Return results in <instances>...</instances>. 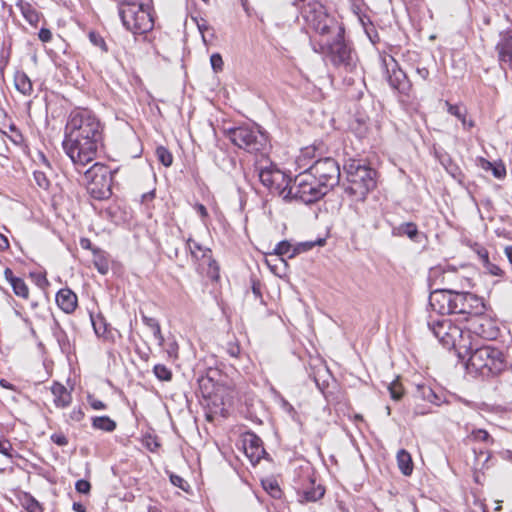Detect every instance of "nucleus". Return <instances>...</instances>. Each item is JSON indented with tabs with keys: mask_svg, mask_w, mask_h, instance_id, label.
<instances>
[{
	"mask_svg": "<svg viewBox=\"0 0 512 512\" xmlns=\"http://www.w3.org/2000/svg\"><path fill=\"white\" fill-rule=\"evenodd\" d=\"M301 16L307 32L313 33V50L324 54L338 70L357 74L358 57L345 39L343 23L317 0L305 3Z\"/></svg>",
	"mask_w": 512,
	"mask_h": 512,
	"instance_id": "f257e3e1",
	"label": "nucleus"
},
{
	"mask_svg": "<svg viewBox=\"0 0 512 512\" xmlns=\"http://www.w3.org/2000/svg\"><path fill=\"white\" fill-rule=\"evenodd\" d=\"M102 140L103 126L92 111L76 109L70 113L63 149L79 172L96 158Z\"/></svg>",
	"mask_w": 512,
	"mask_h": 512,
	"instance_id": "f03ea898",
	"label": "nucleus"
},
{
	"mask_svg": "<svg viewBox=\"0 0 512 512\" xmlns=\"http://www.w3.org/2000/svg\"><path fill=\"white\" fill-rule=\"evenodd\" d=\"M466 356H469L468 367L483 377L499 375L511 367L504 352L489 345L477 347L472 343V349L463 352L461 358Z\"/></svg>",
	"mask_w": 512,
	"mask_h": 512,
	"instance_id": "7ed1b4c3",
	"label": "nucleus"
},
{
	"mask_svg": "<svg viewBox=\"0 0 512 512\" xmlns=\"http://www.w3.org/2000/svg\"><path fill=\"white\" fill-rule=\"evenodd\" d=\"M428 327L443 347L455 349L459 357L463 356V352H468L469 349H472L470 331L465 332L450 319L440 317L429 321Z\"/></svg>",
	"mask_w": 512,
	"mask_h": 512,
	"instance_id": "20e7f679",
	"label": "nucleus"
},
{
	"mask_svg": "<svg viewBox=\"0 0 512 512\" xmlns=\"http://www.w3.org/2000/svg\"><path fill=\"white\" fill-rule=\"evenodd\" d=\"M344 171L349 183L345 189L346 193L355 197L356 201L365 200L366 195L376 185L375 170L361 160L349 159L344 164Z\"/></svg>",
	"mask_w": 512,
	"mask_h": 512,
	"instance_id": "39448f33",
	"label": "nucleus"
},
{
	"mask_svg": "<svg viewBox=\"0 0 512 512\" xmlns=\"http://www.w3.org/2000/svg\"><path fill=\"white\" fill-rule=\"evenodd\" d=\"M119 16L123 26L134 35H142L154 27V19L148 5L130 0H119Z\"/></svg>",
	"mask_w": 512,
	"mask_h": 512,
	"instance_id": "423d86ee",
	"label": "nucleus"
},
{
	"mask_svg": "<svg viewBox=\"0 0 512 512\" xmlns=\"http://www.w3.org/2000/svg\"><path fill=\"white\" fill-rule=\"evenodd\" d=\"M226 136L235 146L251 154L264 153L269 146L266 133L253 125L230 128Z\"/></svg>",
	"mask_w": 512,
	"mask_h": 512,
	"instance_id": "0eeeda50",
	"label": "nucleus"
},
{
	"mask_svg": "<svg viewBox=\"0 0 512 512\" xmlns=\"http://www.w3.org/2000/svg\"><path fill=\"white\" fill-rule=\"evenodd\" d=\"M288 194H290L289 200L311 204L320 200L327 192L321 184L317 182V179L306 169L293 179Z\"/></svg>",
	"mask_w": 512,
	"mask_h": 512,
	"instance_id": "6e6552de",
	"label": "nucleus"
},
{
	"mask_svg": "<svg viewBox=\"0 0 512 512\" xmlns=\"http://www.w3.org/2000/svg\"><path fill=\"white\" fill-rule=\"evenodd\" d=\"M84 182L88 193L96 200H104L111 195L112 171L102 163H94L84 172Z\"/></svg>",
	"mask_w": 512,
	"mask_h": 512,
	"instance_id": "1a4fd4ad",
	"label": "nucleus"
},
{
	"mask_svg": "<svg viewBox=\"0 0 512 512\" xmlns=\"http://www.w3.org/2000/svg\"><path fill=\"white\" fill-rule=\"evenodd\" d=\"M381 58V68L389 86L402 95L408 96L412 84L406 73L400 68L398 62L391 55L383 54Z\"/></svg>",
	"mask_w": 512,
	"mask_h": 512,
	"instance_id": "9d476101",
	"label": "nucleus"
},
{
	"mask_svg": "<svg viewBox=\"0 0 512 512\" xmlns=\"http://www.w3.org/2000/svg\"><path fill=\"white\" fill-rule=\"evenodd\" d=\"M307 170L317 179V182L321 184L327 193L339 183L341 175L340 166L331 157L316 160Z\"/></svg>",
	"mask_w": 512,
	"mask_h": 512,
	"instance_id": "9b49d317",
	"label": "nucleus"
},
{
	"mask_svg": "<svg viewBox=\"0 0 512 512\" xmlns=\"http://www.w3.org/2000/svg\"><path fill=\"white\" fill-rule=\"evenodd\" d=\"M454 297V314L481 316L486 311L484 299L476 294L456 291Z\"/></svg>",
	"mask_w": 512,
	"mask_h": 512,
	"instance_id": "f8f14e48",
	"label": "nucleus"
},
{
	"mask_svg": "<svg viewBox=\"0 0 512 512\" xmlns=\"http://www.w3.org/2000/svg\"><path fill=\"white\" fill-rule=\"evenodd\" d=\"M187 247L194 259L200 261L201 265H207V275L211 279L217 280L219 278V266L212 257V251L191 238L187 240Z\"/></svg>",
	"mask_w": 512,
	"mask_h": 512,
	"instance_id": "ddd939ff",
	"label": "nucleus"
},
{
	"mask_svg": "<svg viewBox=\"0 0 512 512\" xmlns=\"http://www.w3.org/2000/svg\"><path fill=\"white\" fill-rule=\"evenodd\" d=\"M454 296H456V290L436 289L429 296V304L432 310L440 314L441 317L454 314Z\"/></svg>",
	"mask_w": 512,
	"mask_h": 512,
	"instance_id": "4468645a",
	"label": "nucleus"
},
{
	"mask_svg": "<svg viewBox=\"0 0 512 512\" xmlns=\"http://www.w3.org/2000/svg\"><path fill=\"white\" fill-rule=\"evenodd\" d=\"M243 449L245 455L250 459L252 464L258 463L266 454L263 442L259 436L253 432H246L243 435Z\"/></svg>",
	"mask_w": 512,
	"mask_h": 512,
	"instance_id": "2eb2a0df",
	"label": "nucleus"
},
{
	"mask_svg": "<svg viewBox=\"0 0 512 512\" xmlns=\"http://www.w3.org/2000/svg\"><path fill=\"white\" fill-rule=\"evenodd\" d=\"M498 60L503 69H512V30L500 34V40L496 45Z\"/></svg>",
	"mask_w": 512,
	"mask_h": 512,
	"instance_id": "dca6fc26",
	"label": "nucleus"
},
{
	"mask_svg": "<svg viewBox=\"0 0 512 512\" xmlns=\"http://www.w3.org/2000/svg\"><path fill=\"white\" fill-rule=\"evenodd\" d=\"M292 181L293 180L288 175L278 169L275 179L273 180V185H271L269 191L281 196L284 200H289L290 194H288V191L292 186Z\"/></svg>",
	"mask_w": 512,
	"mask_h": 512,
	"instance_id": "f3484780",
	"label": "nucleus"
},
{
	"mask_svg": "<svg viewBox=\"0 0 512 512\" xmlns=\"http://www.w3.org/2000/svg\"><path fill=\"white\" fill-rule=\"evenodd\" d=\"M77 301V295L71 289H61L56 294L57 305L67 314L75 311L77 307Z\"/></svg>",
	"mask_w": 512,
	"mask_h": 512,
	"instance_id": "a211bd4d",
	"label": "nucleus"
},
{
	"mask_svg": "<svg viewBox=\"0 0 512 512\" xmlns=\"http://www.w3.org/2000/svg\"><path fill=\"white\" fill-rule=\"evenodd\" d=\"M51 392L54 396L53 402L56 407L65 408L71 404L72 395L63 384L54 382L51 386Z\"/></svg>",
	"mask_w": 512,
	"mask_h": 512,
	"instance_id": "6ab92c4d",
	"label": "nucleus"
},
{
	"mask_svg": "<svg viewBox=\"0 0 512 512\" xmlns=\"http://www.w3.org/2000/svg\"><path fill=\"white\" fill-rule=\"evenodd\" d=\"M311 487L303 489L298 492L299 501L303 502H316L321 499L325 494V489L320 485H315V481L310 479Z\"/></svg>",
	"mask_w": 512,
	"mask_h": 512,
	"instance_id": "aec40b11",
	"label": "nucleus"
},
{
	"mask_svg": "<svg viewBox=\"0 0 512 512\" xmlns=\"http://www.w3.org/2000/svg\"><path fill=\"white\" fill-rule=\"evenodd\" d=\"M14 85L16 90L24 96H31L33 93V83L22 70H17L14 73Z\"/></svg>",
	"mask_w": 512,
	"mask_h": 512,
	"instance_id": "412c9836",
	"label": "nucleus"
},
{
	"mask_svg": "<svg viewBox=\"0 0 512 512\" xmlns=\"http://www.w3.org/2000/svg\"><path fill=\"white\" fill-rule=\"evenodd\" d=\"M414 396L418 399L430 402L439 406L442 403V396L437 394L430 386L426 384H418Z\"/></svg>",
	"mask_w": 512,
	"mask_h": 512,
	"instance_id": "4be33fe9",
	"label": "nucleus"
},
{
	"mask_svg": "<svg viewBox=\"0 0 512 512\" xmlns=\"http://www.w3.org/2000/svg\"><path fill=\"white\" fill-rule=\"evenodd\" d=\"M360 205H356L355 211L359 215V217L367 223H372L375 227H377L378 222V210L375 206H371L360 201Z\"/></svg>",
	"mask_w": 512,
	"mask_h": 512,
	"instance_id": "5701e85b",
	"label": "nucleus"
},
{
	"mask_svg": "<svg viewBox=\"0 0 512 512\" xmlns=\"http://www.w3.org/2000/svg\"><path fill=\"white\" fill-rule=\"evenodd\" d=\"M24 19L31 25L36 26L40 20L39 12L28 2L18 0L16 3Z\"/></svg>",
	"mask_w": 512,
	"mask_h": 512,
	"instance_id": "b1692460",
	"label": "nucleus"
},
{
	"mask_svg": "<svg viewBox=\"0 0 512 512\" xmlns=\"http://www.w3.org/2000/svg\"><path fill=\"white\" fill-rule=\"evenodd\" d=\"M215 164L224 172L231 173L236 168V159L225 151H220L214 155Z\"/></svg>",
	"mask_w": 512,
	"mask_h": 512,
	"instance_id": "393cba45",
	"label": "nucleus"
},
{
	"mask_svg": "<svg viewBox=\"0 0 512 512\" xmlns=\"http://www.w3.org/2000/svg\"><path fill=\"white\" fill-rule=\"evenodd\" d=\"M141 319L146 327H148L152 333L154 338L157 340L158 345L164 347V336L161 331L160 324L157 319L153 317H148L147 315L141 313Z\"/></svg>",
	"mask_w": 512,
	"mask_h": 512,
	"instance_id": "a878e982",
	"label": "nucleus"
},
{
	"mask_svg": "<svg viewBox=\"0 0 512 512\" xmlns=\"http://www.w3.org/2000/svg\"><path fill=\"white\" fill-rule=\"evenodd\" d=\"M396 459L400 471L405 476H410L413 472V462L410 453L405 449H400L397 452Z\"/></svg>",
	"mask_w": 512,
	"mask_h": 512,
	"instance_id": "bb28decb",
	"label": "nucleus"
},
{
	"mask_svg": "<svg viewBox=\"0 0 512 512\" xmlns=\"http://www.w3.org/2000/svg\"><path fill=\"white\" fill-rule=\"evenodd\" d=\"M393 236H403L406 235L409 239L415 240L419 234L418 227L413 222L402 223L398 227L393 228L392 230Z\"/></svg>",
	"mask_w": 512,
	"mask_h": 512,
	"instance_id": "cd10ccee",
	"label": "nucleus"
},
{
	"mask_svg": "<svg viewBox=\"0 0 512 512\" xmlns=\"http://www.w3.org/2000/svg\"><path fill=\"white\" fill-rule=\"evenodd\" d=\"M18 499L27 512H43L41 504L31 494L23 492L18 496Z\"/></svg>",
	"mask_w": 512,
	"mask_h": 512,
	"instance_id": "c85d7f7f",
	"label": "nucleus"
},
{
	"mask_svg": "<svg viewBox=\"0 0 512 512\" xmlns=\"http://www.w3.org/2000/svg\"><path fill=\"white\" fill-rule=\"evenodd\" d=\"M278 168L274 165H270L269 167L260 168L258 171V176L260 182L266 187L268 190L271 185H273V180L275 179L276 172Z\"/></svg>",
	"mask_w": 512,
	"mask_h": 512,
	"instance_id": "c756f323",
	"label": "nucleus"
},
{
	"mask_svg": "<svg viewBox=\"0 0 512 512\" xmlns=\"http://www.w3.org/2000/svg\"><path fill=\"white\" fill-rule=\"evenodd\" d=\"M92 427L105 432H113L116 422L108 416H96L92 418Z\"/></svg>",
	"mask_w": 512,
	"mask_h": 512,
	"instance_id": "7c9ffc66",
	"label": "nucleus"
},
{
	"mask_svg": "<svg viewBox=\"0 0 512 512\" xmlns=\"http://www.w3.org/2000/svg\"><path fill=\"white\" fill-rule=\"evenodd\" d=\"M94 265L99 273L105 275L109 271V261L101 249H93Z\"/></svg>",
	"mask_w": 512,
	"mask_h": 512,
	"instance_id": "2f4dec72",
	"label": "nucleus"
},
{
	"mask_svg": "<svg viewBox=\"0 0 512 512\" xmlns=\"http://www.w3.org/2000/svg\"><path fill=\"white\" fill-rule=\"evenodd\" d=\"M448 112L451 115L457 117L462 122V125L465 129L469 130L474 126V122L472 120L466 119V111L460 106L449 104Z\"/></svg>",
	"mask_w": 512,
	"mask_h": 512,
	"instance_id": "473e14b6",
	"label": "nucleus"
},
{
	"mask_svg": "<svg viewBox=\"0 0 512 512\" xmlns=\"http://www.w3.org/2000/svg\"><path fill=\"white\" fill-rule=\"evenodd\" d=\"M467 439L470 441L487 444L494 443V439L491 437L488 431L484 429H472L471 432L467 435Z\"/></svg>",
	"mask_w": 512,
	"mask_h": 512,
	"instance_id": "72a5a7b5",
	"label": "nucleus"
},
{
	"mask_svg": "<svg viewBox=\"0 0 512 512\" xmlns=\"http://www.w3.org/2000/svg\"><path fill=\"white\" fill-rule=\"evenodd\" d=\"M368 10V7L361 1H354L351 5V11L357 17L360 24L370 19Z\"/></svg>",
	"mask_w": 512,
	"mask_h": 512,
	"instance_id": "f704fd0d",
	"label": "nucleus"
},
{
	"mask_svg": "<svg viewBox=\"0 0 512 512\" xmlns=\"http://www.w3.org/2000/svg\"><path fill=\"white\" fill-rule=\"evenodd\" d=\"M274 252L280 256L293 258L299 253V249H295L288 241H281L276 245Z\"/></svg>",
	"mask_w": 512,
	"mask_h": 512,
	"instance_id": "c9c22d12",
	"label": "nucleus"
},
{
	"mask_svg": "<svg viewBox=\"0 0 512 512\" xmlns=\"http://www.w3.org/2000/svg\"><path fill=\"white\" fill-rule=\"evenodd\" d=\"M361 26H362L366 36L368 37L369 41L373 45H376L380 42L379 34L377 32L375 25L371 21V19H368L364 23H361Z\"/></svg>",
	"mask_w": 512,
	"mask_h": 512,
	"instance_id": "e433bc0d",
	"label": "nucleus"
},
{
	"mask_svg": "<svg viewBox=\"0 0 512 512\" xmlns=\"http://www.w3.org/2000/svg\"><path fill=\"white\" fill-rule=\"evenodd\" d=\"M156 156L158 161L165 167H170L173 163V156L171 152L164 146H158L156 148Z\"/></svg>",
	"mask_w": 512,
	"mask_h": 512,
	"instance_id": "4c0bfd02",
	"label": "nucleus"
},
{
	"mask_svg": "<svg viewBox=\"0 0 512 512\" xmlns=\"http://www.w3.org/2000/svg\"><path fill=\"white\" fill-rule=\"evenodd\" d=\"M13 292L16 296L27 299L29 296V289L26 285L25 281L22 278H17L14 280V282L11 284Z\"/></svg>",
	"mask_w": 512,
	"mask_h": 512,
	"instance_id": "58836bf2",
	"label": "nucleus"
},
{
	"mask_svg": "<svg viewBox=\"0 0 512 512\" xmlns=\"http://www.w3.org/2000/svg\"><path fill=\"white\" fill-rule=\"evenodd\" d=\"M262 486L273 498L278 499L281 497V489L278 483L272 479H266L262 481Z\"/></svg>",
	"mask_w": 512,
	"mask_h": 512,
	"instance_id": "ea45409f",
	"label": "nucleus"
},
{
	"mask_svg": "<svg viewBox=\"0 0 512 512\" xmlns=\"http://www.w3.org/2000/svg\"><path fill=\"white\" fill-rule=\"evenodd\" d=\"M90 42L95 46L98 47L103 53L108 52V46L104 40V38L95 31H91L88 35Z\"/></svg>",
	"mask_w": 512,
	"mask_h": 512,
	"instance_id": "a19ab883",
	"label": "nucleus"
},
{
	"mask_svg": "<svg viewBox=\"0 0 512 512\" xmlns=\"http://www.w3.org/2000/svg\"><path fill=\"white\" fill-rule=\"evenodd\" d=\"M154 375L161 381H170L172 372L163 364H156L153 368Z\"/></svg>",
	"mask_w": 512,
	"mask_h": 512,
	"instance_id": "79ce46f5",
	"label": "nucleus"
},
{
	"mask_svg": "<svg viewBox=\"0 0 512 512\" xmlns=\"http://www.w3.org/2000/svg\"><path fill=\"white\" fill-rule=\"evenodd\" d=\"M94 331L97 336H104L107 330V324L102 317L91 318Z\"/></svg>",
	"mask_w": 512,
	"mask_h": 512,
	"instance_id": "37998d69",
	"label": "nucleus"
},
{
	"mask_svg": "<svg viewBox=\"0 0 512 512\" xmlns=\"http://www.w3.org/2000/svg\"><path fill=\"white\" fill-rule=\"evenodd\" d=\"M388 390L393 400H400L403 396V388L398 381H393L392 383H390V385L388 386Z\"/></svg>",
	"mask_w": 512,
	"mask_h": 512,
	"instance_id": "c03bdc74",
	"label": "nucleus"
},
{
	"mask_svg": "<svg viewBox=\"0 0 512 512\" xmlns=\"http://www.w3.org/2000/svg\"><path fill=\"white\" fill-rule=\"evenodd\" d=\"M33 175H34V179H35L36 184L40 188H42V189H48L49 188L50 181H49V179L47 178V176H46V174L44 172L35 171Z\"/></svg>",
	"mask_w": 512,
	"mask_h": 512,
	"instance_id": "a18cd8bd",
	"label": "nucleus"
},
{
	"mask_svg": "<svg viewBox=\"0 0 512 512\" xmlns=\"http://www.w3.org/2000/svg\"><path fill=\"white\" fill-rule=\"evenodd\" d=\"M210 63L213 71L215 73L221 72L223 70V59L219 53H214L210 57Z\"/></svg>",
	"mask_w": 512,
	"mask_h": 512,
	"instance_id": "49530a36",
	"label": "nucleus"
},
{
	"mask_svg": "<svg viewBox=\"0 0 512 512\" xmlns=\"http://www.w3.org/2000/svg\"><path fill=\"white\" fill-rule=\"evenodd\" d=\"M165 352L167 353L169 358L176 359L178 358V350L179 346L176 342V340H170L167 342L166 346L164 347Z\"/></svg>",
	"mask_w": 512,
	"mask_h": 512,
	"instance_id": "de8ad7c7",
	"label": "nucleus"
},
{
	"mask_svg": "<svg viewBox=\"0 0 512 512\" xmlns=\"http://www.w3.org/2000/svg\"><path fill=\"white\" fill-rule=\"evenodd\" d=\"M13 447L9 440L0 437V453L8 458H12Z\"/></svg>",
	"mask_w": 512,
	"mask_h": 512,
	"instance_id": "09e8293b",
	"label": "nucleus"
},
{
	"mask_svg": "<svg viewBox=\"0 0 512 512\" xmlns=\"http://www.w3.org/2000/svg\"><path fill=\"white\" fill-rule=\"evenodd\" d=\"M170 481L174 486L182 489L183 491H187V489L189 487L187 481L184 480L181 476L176 475V474L170 475Z\"/></svg>",
	"mask_w": 512,
	"mask_h": 512,
	"instance_id": "8fccbe9b",
	"label": "nucleus"
},
{
	"mask_svg": "<svg viewBox=\"0 0 512 512\" xmlns=\"http://www.w3.org/2000/svg\"><path fill=\"white\" fill-rule=\"evenodd\" d=\"M483 266L491 275L501 276L503 273L502 269L498 265L492 263L490 260L485 262Z\"/></svg>",
	"mask_w": 512,
	"mask_h": 512,
	"instance_id": "3c124183",
	"label": "nucleus"
},
{
	"mask_svg": "<svg viewBox=\"0 0 512 512\" xmlns=\"http://www.w3.org/2000/svg\"><path fill=\"white\" fill-rule=\"evenodd\" d=\"M75 489L79 493L88 494L90 492L91 485L87 480L80 479L76 482Z\"/></svg>",
	"mask_w": 512,
	"mask_h": 512,
	"instance_id": "603ef678",
	"label": "nucleus"
},
{
	"mask_svg": "<svg viewBox=\"0 0 512 512\" xmlns=\"http://www.w3.org/2000/svg\"><path fill=\"white\" fill-rule=\"evenodd\" d=\"M491 172L494 175V177L497 179H502L506 175L505 166L501 163L500 164L494 163L491 168Z\"/></svg>",
	"mask_w": 512,
	"mask_h": 512,
	"instance_id": "864d4df0",
	"label": "nucleus"
},
{
	"mask_svg": "<svg viewBox=\"0 0 512 512\" xmlns=\"http://www.w3.org/2000/svg\"><path fill=\"white\" fill-rule=\"evenodd\" d=\"M316 244L322 246L324 245V240H319L318 243H314V242H302V243H299L297 246H295L294 248L295 249H299V253L300 252H305V251H308L310 249H312Z\"/></svg>",
	"mask_w": 512,
	"mask_h": 512,
	"instance_id": "5fc2aeb1",
	"label": "nucleus"
},
{
	"mask_svg": "<svg viewBox=\"0 0 512 512\" xmlns=\"http://www.w3.org/2000/svg\"><path fill=\"white\" fill-rule=\"evenodd\" d=\"M51 440L58 446H66L68 444V439L63 433L52 434Z\"/></svg>",
	"mask_w": 512,
	"mask_h": 512,
	"instance_id": "6e6d98bb",
	"label": "nucleus"
},
{
	"mask_svg": "<svg viewBox=\"0 0 512 512\" xmlns=\"http://www.w3.org/2000/svg\"><path fill=\"white\" fill-rule=\"evenodd\" d=\"M227 353L234 358H238L241 353V348L238 343L230 342L227 344Z\"/></svg>",
	"mask_w": 512,
	"mask_h": 512,
	"instance_id": "4d7b16f0",
	"label": "nucleus"
},
{
	"mask_svg": "<svg viewBox=\"0 0 512 512\" xmlns=\"http://www.w3.org/2000/svg\"><path fill=\"white\" fill-rule=\"evenodd\" d=\"M84 415L81 407L74 408L70 413V419L75 422H80L84 418Z\"/></svg>",
	"mask_w": 512,
	"mask_h": 512,
	"instance_id": "13d9d810",
	"label": "nucleus"
},
{
	"mask_svg": "<svg viewBox=\"0 0 512 512\" xmlns=\"http://www.w3.org/2000/svg\"><path fill=\"white\" fill-rule=\"evenodd\" d=\"M57 341L62 351H66L69 348L67 337L63 331L57 334Z\"/></svg>",
	"mask_w": 512,
	"mask_h": 512,
	"instance_id": "bf43d9fd",
	"label": "nucleus"
},
{
	"mask_svg": "<svg viewBox=\"0 0 512 512\" xmlns=\"http://www.w3.org/2000/svg\"><path fill=\"white\" fill-rule=\"evenodd\" d=\"M38 37L39 39L44 42V43H47L49 41H51L52 39V33L49 29L47 28H41L39 33H38Z\"/></svg>",
	"mask_w": 512,
	"mask_h": 512,
	"instance_id": "052dcab7",
	"label": "nucleus"
},
{
	"mask_svg": "<svg viewBox=\"0 0 512 512\" xmlns=\"http://www.w3.org/2000/svg\"><path fill=\"white\" fill-rule=\"evenodd\" d=\"M476 253H477L478 258L481 261L482 265L489 260L488 251L485 248L478 247L476 250Z\"/></svg>",
	"mask_w": 512,
	"mask_h": 512,
	"instance_id": "680f3d73",
	"label": "nucleus"
},
{
	"mask_svg": "<svg viewBox=\"0 0 512 512\" xmlns=\"http://www.w3.org/2000/svg\"><path fill=\"white\" fill-rule=\"evenodd\" d=\"M89 404L94 410H104L106 409V404L98 399L89 398Z\"/></svg>",
	"mask_w": 512,
	"mask_h": 512,
	"instance_id": "e2e57ef3",
	"label": "nucleus"
},
{
	"mask_svg": "<svg viewBox=\"0 0 512 512\" xmlns=\"http://www.w3.org/2000/svg\"><path fill=\"white\" fill-rule=\"evenodd\" d=\"M475 333L478 334V335H481L483 337H486V338H493L496 336L497 332L495 330H492L490 332H486L484 329H483V324L480 325V328L479 329H476L475 330Z\"/></svg>",
	"mask_w": 512,
	"mask_h": 512,
	"instance_id": "0e129e2a",
	"label": "nucleus"
},
{
	"mask_svg": "<svg viewBox=\"0 0 512 512\" xmlns=\"http://www.w3.org/2000/svg\"><path fill=\"white\" fill-rule=\"evenodd\" d=\"M80 246L83 249L91 250L93 252V249H98L97 247H94L88 238H81L80 239Z\"/></svg>",
	"mask_w": 512,
	"mask_h": 512,
	"instance_id": "69168bd1",
	"label": "nucleus"
},
{
	"mask_svg": "<svg viewBox=\"0 0 512 512\" xmlns=\"http://www.w3.org/2000/svg\"><path fill=\"white\" fill-rule=\"evenodd\" d=\"M416 73L423 80H427L430 74L429 70L426 67H417Z\"/></svg>",
	"mask_w": 512,
	"mask_h": 512,
	"instance_id": "338daca9",
	"label": "nucleus"
},
{
	"mask_svg": "<svg viewBox=\"0 0 512 512\" xmlns=\"http://www.w3.org/2000/svg\"><path fill=\"white\" fill-rule=\"evenodd\" d=\"M4 276L5 279L10 283V285L14 282V280L18 278L13 275V271L10 268H6L4 270Z\"/></svg>",
	"mask_w": 512,
	"mask_h": 512,
	"instance_id": "774afa93",
	"label": "nucleus"
}]
</instances>
